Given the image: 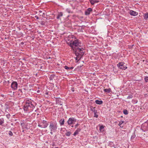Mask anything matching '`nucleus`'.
Returning a JSON list of instances; mask_svg holds the SVG:
<instances>
[{"mask_svg": "<svg viewBox=\"0 0 148 148\" xmlns=\"http://www.w3.org/2000/svg\"><path fill=\"white\" fill-rule=\"evenodd\" d=\"M34 104V101L31 99H27L23 106L24 110L28 113L32 111L35 107Z\"/></svg>", "mask_w": 148, "mask_h": 148, "instance_id": "f257e3e1", "label": "nucleus"}, {"mask_svg": "<svg viewBox=\"0 0 148 148\" xmlns=\"http://www.w3.org/2000/svg\"><path fill=\"white\" fill-rule=\"evenodd\" d=\"M68 44L73 49H75V48L81 47L83 45L81 41L77 39L71 41Z\"/></svg>", "mask_w": 148, "mask_h": 148, "instance_id": "f03ea898", "label": "nucleus"}, {"mask_svg": "<svg viewBox=\"0 0 148 148\" xmlns=\"http://www.w3.org/2000/svg\"><path fill=\"white\" fill-rule=\"evenodd\" d=\"M73 52L77 56V58L80 59L84 54V49L82 47L75 48L73 49Z\"/></svg>", "mask_w": 148, "mask_h": 148, "instance_id": "7ed1b4c3", "label": "nucleus"}, {"mask_svg": "<svg viewBox=\"0 0 148 148\" xmlns=\"http://www.w3.org/2000/svg\"><path fill=\"white\" fill-rule=\"evenodd\" d=\"M49 127L50 131H53V132H56L58 127L57 124L56 122H51Z\"/></svg>", "mask_w": 148, "mask_h": 148, "instance_id": "20e7f679", "label": "nucleus"}, {"mask_svg": "<svg viewBox=\"0 0 148 148\" xmlns=\"http://www.w3.org/2000/svg\"><path fill=\"white\" fill-rule=\"evenodd\" d=\"M141 129L144 132L148 130V121L143 124L141 125Z\"/></svg>", "mask_w": 148, "mask_h": 148, "instance_id": "39448f33", "label": "nucleus"}, {"mask_svg": "<svg viewBox=\"0 0 148 148\" xmlns=\"http://www.w3.org/2000/svg\"><path fill=\"white\" fill-rule=\"evenodd\" d=\"M76 121V119L73 117H71L67 121V123L69 125L71 126V125L75 124V122Z\"/></svg>", "mask_w": 148, "mask_h": 148, "instance_id": "423d86ee", "label": "nucleus"}, {"mask_svg": "<svg viewBox=\"0 0 148 148\" xmlns=\"http://www.w3.org/2000/svg\"><path fill=\"white\" fill-rule=\"evenodd\" d=\"M124 64L123 62H121L117 64V66L120 69L125 70L127 68V67L124 65Z\"/></svg>", "mask_w": 148, "mask_h": 148, "instance_id": "0eeeda50", "label": "nucleus"}, {"mask_svg": "<svg viewBox=\"0 0 148 148\" xmlns=\"http://www.w3.org/2000/svg\"><path fill=\"white\" fill-rule=\"evenodd\" d=\"M42 123L43 124V126H42V125L39 123L38 125V126L41 128H46L49 125L48 123L45 120H43L42 121Z\"/></svg>", "mask_w": 148, "mask_h": 148, "instance_id": "6e6552de", "label": "nucleus"}, {"mask_svg": "<svg viewBox=\"0 0 148 148\" xmlns=\"http://www.w3.org/2000/svg\"><path fill=\"white\" fill-rule=\"evenodd\" d=\"M18 84L16 82H13L11 84V88L12 89L15 90L17 88Z\"/></svg>", "mask_w": 148, "mask_h": 148, "instance_id": "1a4fd4ad", "label": "nucleus"}, {"mask_svg": "<svg viewBox=\"0 0 148 148\" xmlns=\"http://www.w3.org/2000/svg\"><path fill=\"white\" fill-rule=\"evenodd\" d=\"M92 11V9L91 8H88L85 12V14L88 15L90 14V12Z\"/></svg>", "mask_w": 148, "mask_h": 148, "instance_id": "9d476101", "label": "nucleus"}, {"mask_svg": "<svg viewBox=\"0 0 148 148\" xmlns=\"http://www.w3.org/2000/svg\"><path fill=\"white\" fill-rule=\"evenodd\" d=\"M56 101L57 104H60V105H62V99H61L59 98H56Z\"/></svg>", "mask_w": 148, "mask_h": 148, "instance_id": "9b49d317", "label": "nucleus"}, {"mask_svg": "<svg viewBox=\"0 0 148 148\" xmlns=\"http://www.w3.org/2000/svg\"><path fill=\"white\" fill-rule=\"evenodd\" d=\"M130 13L131 15L133 16H136L138 14L137 12L132 10H131L130 11Z\"/></svg>", "mask_w": 148, "mask_h": 148, "instance_id": "f8f14e48", "label": "nucleus"}, {"mask_svg": "<svg viewBox=\"0 0 148 148\" xmlns=\"http://www.w3.org/2000/svg\"><path fill=\"white\" fill-rule=\"evenodd\" d=\"M90 3L92 5H94L95 3L99 2V1L96 0H89Z\"/></svg>", "mask_w": 148, "mask_h": 148, "instance_id": "ddd939ff", "label": "nucleus"}, {"mask_svg": "<svg viewBox=\"0 0 148 148\" xmlns=\"http://www.w3.org/2000/svg\"><path fill=\"white\" fill-rule=\"evenodd\" d=\"M64 68L67 71H69L73 69L74 67L73 66L68 67L66 65L64 66Z\"/></svg>", "mask_w": 148, "mask_h": 148, "instance_id": "4468645a", "label": "nucleus"}, {"mask_svg": "<svg viewBox=\"0 0 148 148\" xmlns=\"http://www.w3.org/2000/svg\"><path fill=\"white\" fill-rule=\"evenodd\" d=\"M63 14L62 12H60L58 13L56 18L57 19H60V17L62 16Z\"/></svg>", "mask_w": 148, "mask_h": 148, "instance_id": "2eb2a0df", "label": "nucleus"}, {"mask_svg": "<svg viewBox=\"0 0 148 148\" xmlns=\"http://www.w3.org/2000/svg\"><path fill=\"white\" fill-rule=\"evenodd\" d=\"M81 131V129L80 128H78L74 132L73 134V135L75 136L76 135L78 134L79 132Z\"/></svg>", "mask_w": 148, "mask_h": 148, "instance_id": "dca6fc26", "label": "nucleus"}, {"mask_svg": "<svg viewBox=\"0 0 148 148\" xmlns=\"http://www.w3.org/2000/svg\"><path fill=\"white\" fill-rule=\"evenodd\" d=\"M59 123L60 125H63L64 123V119H61L59 121Z\"/></svg>", "mask_w": 148, "mask_h": 148, "instance_id": "f3484780", "label": "nucleus"}, {"mask_svg": "<svg viewBox=\"0 0 148 148\" xmlns=\"http://www.w3.org/2000/svg\"><path fill=\"white\" fill-rule=\"evenodd\" d=\"M95 103L98 104L100 105L103 103V102L102 101H99L98 100H97L95 101Z\"/></svg>", "mask_w": 148, "mask_h": 148, "instance_id": "a211bd4d", "label": "nucleus"}, {"mask_svg": "<svg viewBox=\"0 0 148 148\" xmlns=\"http://www.w3.org/2000/svg\"><path fill=\"white\" fill-rule=\"evenodd\" d=\"M104 91L105 92L109 93L111 92V90L110 88L106 89L104 90Z\"/></svg>", "mask_w": 148, "mask_h": 148, "instance_id": "6ab92c4d", "label": "nucleus"}, {"mask_svg": "<svg viewBox=\"0 0 148 148\" xmlns=\"http://www.w3.org/2000/svg\"><path fill=\"white\" fill-rule=\"evenodd\" d=\"M4 119L3 118H0V125L4 123Z\"/></svg>", "mask_w": 148, "mask_h": 148, "instance_id": "aec40b11", "label": "nucleus"}, {"mask_svg": "<svg viewBox=\"0 0 148 148\" xmlns=\"http://www.w3.org/2000/svg\"><path fill=\"white\" fill-rule=\"evenodd\" d=\"M144 17L146 19L148 18V13H146L144 14Z\"/></svg>", "mask_w": 148, "mask_h": 148, "instance_id": "412c9836", "label": "nucleus"}, {"mask_svg": "<svg viewBox=\"0 0 148 148\" xmlns=\"http://www.w3.org/2000/svg\"><path fill=\"white\" fill-rule=\"evenodd\" d=\"M55 76V75H51L49 77V79L50 80H52L54 78Z\"/></svg>", "mask_w": 148, "mask_h": 148, "instance_id": "4be33fe9", "label": "nucleus"}, {"mask_svg": "<svg viewBox=\"0 0 148 148\" xmlns=\"http://www.w3.org/2000/svg\"><path fill=\"white\" fill-rule=\"evenodd\" d=\"M123 113L125 115L127 114L128 113V112L127 110L126 109H124L123 110Z\"/></svg>", "mask_w": 148, "mask_h": 148, "instance_id": "5701e85b", "label": "nucleus"}, {"mask_svg": "<svg viewBox=\"0 0 148 148\" xmlns=\"http://www.w3.org/2000/svg\"><path fill=\"white\" fill-rule=\"evenodd\" d=\"M71 134V132H68L65 134L66 136H69Z\"/></svg>", "mask_w": 148, "mask_h": 148, "instance_id": "b1692460", "label": "nucleus"}, {"mask_svg": "<svg viewBox=\"0 0 148 148\" xmlns=\"http://www.w3.org/2000/svg\"><path fill=\"white\" fill-rule=\"evenodd\" d=\"M90 109L92 111L94 112L95 110V107H93L92 106H91L90 107Z\"/></svg>", "mask_w": 148, "mask_h": 148, "instance_id": "393cba45", "label": "nucleus"}, {"mask_svg": "<svg viewBox=\"0 0 148 148\" xmlns=\"http://www.w3.org/2000/svg\"><path fill=\"white\" fill-rule=\"evenodd\" d=\"M104 129V127L103 126H101L99 127V130L100 131H103Z\"/></svg>", "mask_w": 148, "mask_h": 148, "instance_id": "a878e982", "label": "nucleus"}, {"mask_svg": "<svg viewBox=\"0 0 148 148\" xmlns=\"http://www.w3.org/2000/svg\"><path fill=\"white\" fill-rule=\"evenodd\" d=\"M145 80L146 82H148V77H146L145 78Z\"/></svg>", "mask_w": 148, "mask_h": 148, "instance_id": "bb28decb", "label": "nucleus"}, {"mask_svg": "<svg viewBox=\"0 0 148 148\" xmlns=\"http://www.w3.org/2000/svg\"><path fill=\"white\" fill-rule=\"evenodd\" d=\"M124 121H121L119 122V123L118 124V125L119 126H121L122 125V124L124 123Z\"/></svg>", "mask_w": 148, "mask_h": 148, "instance_id": "cd10ccee", "label": "nucleus"}, {"mask_svg": "<svg viewBox=\"0 0 148 148\" xmlns=\"http://www.w3.org/2000/svg\"><path fill=\"white\" fill-rule=\"evenodd\" d=\"M8 134L10 136H12L13 135V133H12V132L10 131L9 132Z\"/></svg>", "mask_w": 148, "mask_h": 148, "instance_id": "c85d7f7f", "label": "nucleus"}, {"mask_svg": "<svg viewBox=\"0 0 148 148\" xmlns=\"http://www.w3.org/2000/svg\"><path fill=\"white\" fill-rule=\"evenodd\" d=\"M132 97H133L132 95H131L128 96V97H127V99H131Z\"/></svg>", "mask_w": 148, "mask_h": 148, "instance_id": "c756f323", "label": "nucleus"}, {"mask_svg": "<svg viewBox=\"0 0 148 148\" xmlns=\"http://www.w3.org/2000/svg\"><path fill=\"white\" fill-rule=\"evenodd\" d=\"M66 11L67 12H68L69 13H70L71 12V10L69 8H67L66 9Z\"/></svg>", "mask_w": 148, "mask_h": 148, "instance_id": "7c9ffc66", "label": "nucleus"}, {"mask_svg": "<svg viewBox=\"0 0 148 148\" xmlns=\"http://www.w3.org/2000/svg\"><path fill=\"white\" fill-rule=\"evenodd\" d=\"M94 114V117L97 118L98 117V115L97 114V113Z\"/></svg>", "mask_w": 148, "mask_h": 148, "instance_id": "2f4dec72", "label": "nucleus"}, {"mask_svg": "<svg viewBox=\"0 0 148 148\" xmlns=\"http://www.w3.org/2000/svg\"><path fill=\"white\" fill-rule=\"evenodd\" d=\"M79 125V124L78 123H77L76 124V125H75V128H76Z\"/></svg>", "mask_w": 148, "mask_h": 148, "instance_id": "473e14b6", "label": "nucleus"}, {"mask_svg": "<svg viewBox=\"0 0 148 148\" xmlns=\"http://www.w3.org/2000/svg\"><path fill=\"white\" fill-rule=\"evenodd\" d=\"M35 17L37 19H39V17L37 16H35Z\"/></svg>", "mask_w": 148, "mask_h": 148, "instance_id": "72a5a7b5", "label": "nucleus"}, {"mask_svg": "<svg viewBox=\"0 0 148 148\" xmlns=\"http://www.w3.org/2000/svg\"><path fill=\"white\" fill-rule=\"evenodd\" d=\"M94 114H95V113H97V110H95L94 112H93Z\"/></svg>", "mask_w": 148, "mask_h": 148, "instance_id": "f704fd0d", "label": "nucleus"}, {"mask_svg": "<svg viewBox=\"0 0 148 148\" xmlns=\"http://www.w3.org/2000/svg\"><path fill=\"white\" fill-rule=\"evenodd\" d=\"M134 135L133 136H132V137H131V139H133L135 137V136L134 135Z\"/></svg>", "mask_w": 148, "mask_h": 148, "instance_id": "c9c22d12", "label": "nucleus"}, {"mask_svg": "<svg viewBox=\"0 0 148 148\" xmlns=\"http://www.w3.org/2000/svg\"><path fill=\"white\" fill-rule=\"evenodd\" d=\"M7 117L8 118V119L9 118V117L10 116V115L9 114H7L6 115Z\"/></svg>", "mask_w": 148, "mask_h": 148, "instance_id": "e433bc0d", "label": "nucleus"}, {"mask_svg": "<svg viewBox=\"0 0 148 148\" xmlns=\"http://www.w3.org/2000/svg\"><path fill=\"white\" fill-rule=\"evenodd\" d=\"M50 133L51 134V135H53V131H50Z\"/></svg>", "mask_w": 148, "mask_h": 148, "instance_id": "4c0bfd02", "label": "nucleus"}, {"mask_svg": "<svg viewBox=\"0 0 148 148\" xmlns=\"http://www.w3.org/2000/svg\"><path fill=\"white\" fill-rule=\"evenodd\" d=\"M18 91H20V92H22V90L21 89H19V90H18Z\"/></svg>", "mask_w": 148, "mask_h": 148, "instance_id": "58836bf2", "label": "nucleus"}, {"mask_svg": "<svg viewBox=\"0 0 148 148\" xmlns=\"http://www.w3.org/2000/svg\"><path fill=\"white\" fill-rule=\"evenodd\" d=\"M41 24L42 25H44V24L43 23V22H42L41 23Z\"/></svg>", "mask_w": 148, "mask_h": 148, "instance_id": "ea45409f", "label": "nucleus"}, {"mask_svg": "<svg viewBox=\"0 0 148 148\" xmlns=\"http://www.w3.org/2000/svg\"><path fill=\"white\" fill-rule=\"evenodd\" d=\"M24 44V43L23 42H21V44L22 45H23V44Z\"/></svg>", "mask_w": 148, "mask_h": 148, "instance_id": "a19ab883", "label": "nucleus"}, {"mask_svg": "<svg viewBox=\"0 0 148 148\" xmlns=\"http://www.w3.org/2000/svg\"><path fill=\"white\" fill-rule=\"evenodd\" d=\"M21 125L22 126H23V123H21Z\"/></svg>", "mask_w": 148, "mask_h": 148, "instance_id": "79ce46f5", "label": "nucleus"}, {"mask_svg": "<svg viewBox=\"0 0 148 148\" xmlns=\"http://www.w3.org/2000/svg\"><path fill=\"white\" fill-rule=\"evenodd\" d=\"M40 92V91L39 90H38L37 91V92Z\"/></svg>", "mask_w": 148, "mask_h": 148, "instance_id": "37998d69", "label": "nucleus"}, {"mask_svg": "<svg viewBox=\"0 0 148 148\" xmlns=\"http://www.w3.org/2000/svg\"><path fill=\"white\" fill-rule=\"evenodd\" d=\"M138 102V101H135V103H136Z\"/></svg>", "mask_w": 148, "mask_h": 148, "instance_id": "c03bdc74", "label": "nucleus"}, {"mask_svg": "<svg viewBox=\"0 0 148 148\" xmlns=\"http://www.w3.org/2000/svg\"><path fill=\"white\" fill-rule=\"evenodd\" d=\"M138 102V101H135V103H136Z\"/></svg>", "mask_w": 148, "mask_h": 148, "instance_id": "a18cd8bd", "label": "nucleus"}, {"mask_svg": "<svg viewBox=\"0 0 148 148\" xmlns=\"http://www.w3.org/2000/svg\"><path fill=\"white\" fill-rule=\"evenodd\" d=\"M74 90H72V91L73 92H74Z\"/></svg>", "mask_w": 148, "mask_h": 148, "instance_id": "49530a36", "label": "nucleus"}, {"mask_svg": "<svg viewBox=\"0 0 148 148\" xmlns=\"http://www.w3.org/2000/svg\"><path fill=\"white\" fill-rule=\"evenodd\" d=\"M74 127V126L73 125L71 126V127Z\"/></svg>", "mask_w": 148, "mask_h": 148, "instance_id": "de8ad7c7", "label": "nucleus"}, {"mask_svg": "<svg viewBox=\"0 0 148 148\" xmlns=\"http://www.w3.org/2000/svg\"><path fill=\"white\" fill-rule=\"evenodd\" d=\"M46 94H47V95H48V92L46 93Z\"/></svg>", "mask_w": 148, "mask_h": 148, "instance_id": "09e8293b", "label": "nucleus"}, {"mask_svg": "<svg viewBox=\"0 0 148 148\" xmlns=\"http://www.w3.org/2000/svg\"><path fill=\"white\" fill-rule=\"evenodd\" d=\"M39 115V114H37V115Z\"/></svg>", "mask_w": 148, "mask_h": 148, "instance_id": "8fccbe9b", "label": "nucleus"}, {"mask_svg": "<svg viewBox=\"0 0 148 148\" xmlns=\"http://www.w3.org/2000/svg\"><path fill=\"white\" fill-rule=\"evenodd\" d=\"M8 83H9V81H8Z\"/></svg>", "mask_w": 148, "mask_h": 148, "instance_id": "3c124183", "label": "nucleus"}, {"mask_svg": "<svg viewBox=\"0 0 148 148\" xmlns=\"http://www.w3.org/2000/svg\"><path fill=\"white\" fill-rule=\"evenodd\" d=\"M8 83H9V81H8Z\"/></svg>", "mask_w": 148, "mask_h": 148, "instance_id": "603ef678", "label": "nucleus"}, {"mask_svg": "<svg viewBox=\"0 0 148 148\" xmlns=\"http://www.w3.org/2000/svg\"><path fill=\"white\" fill-rule=\"evenodd\" d=\"M40 12H41V11H40Z\"/></svg>", "mask_w": 148, "mask_h": 148, "instance_id": "864d4df0", "label": "nucleus"}]
</instances>
